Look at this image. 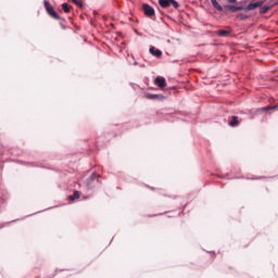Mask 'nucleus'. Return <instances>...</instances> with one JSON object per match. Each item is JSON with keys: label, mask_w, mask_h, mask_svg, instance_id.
Wrapping results in <instances>:
<instances>
[{"label": "nucleus", "mask_w": 278, "mask_h": 278, "mask_svg": "<svg viewBox=\"0 0 278 278\" xmlns=\"http://www.w3.org/2000/svg\"><path fill=\"white\" fill-rule=\"evenodd\" d=\"M159 5L161 8H170L173 5L175 10L179 9V2L176 0H159Z\"/></svg>", "instance_id": "obj_1"}, {"label": "nucleus", "mask_w": 278, "mask_h": 278, "mask_svg": "<svg viewBox=\"0 0 278 278\" xmlns=\"http://www.w3.org/2000/svg\"><path fill=\"white\" fill-rule=\"evenodd\" d=\"M45 8H46V10H47V12H48V14L52 17V18H54L55 21H60V14H58V12H55V9H53V7H51L50 4H49V1H47V0H45Z\"/></svg>", "instance_id": "obj_2"}, {"label": "nucleus", "mask_w": 278, "mask_h": 278, "mask_svg": "<svg viewBox=\"0 0 278 278\" xmlns=\"http://www.w3.org/2000/svg\"><path fill=\"white\" fill-rule=\"evenodd\" d=\"M142 10L146 16H148L149 18H151V16H155V9H153V7L149 4H143Z\"/></svg>", "instance_id": "obj_3"}, {"label": "nucleus", "mask_w": 278, "mask_h": 278, "mask_svg": "<svg viewBox=\"0 0 278 278\" xmlns=\"http://www.w3.org/2000/svg\"><path fill=\"white\" fill-rule=\"evenodd\" d=\"M154 84L159 86V88H166V78L157 76L154 79Z\"/></svg>", "instance_id": "obj_4"}, {"label": "nucleus", "mask_w": 278, "mask_h": 278, "mask_svg": "<svg viewBox=\"0 0 278 278\" xmlns=\"http://www.w3.org/2000/svg\"><path fill=\"white\" fill-rule=\"evenodd\" d=\"M262 7V1H257V2H253V3H250L248 5V8L245 9L247 12L251 11V10H255L257 8Z\"/></svg>", "instance_id": "obj_5"}, {"label": "nucleus", "mask_w": 278, "mask_h": 278, "mask_svg": "<svg viewBox=\"0 0 278 278\" xmlns=\"http://www.w3.org/2000/svg\"><path fill=\"white\" fill-rule=\"evenodd\" d=\"M225 9L229 10V12H238L240 10H244V7H236V5L227 4L225 5Z\"/></svg>", "instance_id": "obj_6"}, {"label": "nucleus", "mask_w": 278, "mask_h": 278, "mask_svg": "<svg viewBox=\"0 0 278 278\" xmlns=\"http://www.w3.org/2000/svg\"><path fill=\"white\" fill-rule=\"evenodd\" d=\"M151 55H154L155 58H160L162 55V50L155 49V47L150 48Z\"/></svg>", "instance_id": "obj_7"}, {"label": "nucleus", "mask_w": 278, "mask_h": 278, "mask_svg": "<svg viewBox=\"0 0 278 278\" xmlns=\"http://www.w3.org/2000/svg\"><path fill=\"white\" fill-rule=\"evenodd\" d=\"M211 3L213 5V8H215V10H217V12H223V7L218 4V1L211 0Z\"/></svg>", "instance_id": "obj_8"}, {"label": "nucleus", "mask_w": 278, "mask_h": 278, "mask_svg": "<svg viewBox=\"0 0 278 278\" xmlns=\"http://www.w3.org/2000/svg\"><path fill=\"white\" fill-rule=\"evenodd\" d=\"M146 97H147V99H152V100L162 99V96L153 94V93H147Z\"/></svg>", "instance_id": "obj_9"}, {"label": "nucleus", "mask_w": 278, "mask_h": 278, "mask_svg": "<svg viewBox=\"0 0 278 278\" xmlns=\"http://www.w3.org/2000/svg\"><path fill=\"white\" fill-rule=\"evenodd\" d=\"M270 110H277V106H265L257 110V112H270Z\"/></svg>", "instance_id": "obj_10"}, {"label": "nucleus", "mask_w": 278, "mask_h": 278, "mask_svg": "<svg viewBox=\"0 0 278 278\" xmlns=\"http://www.w3.org/2000/svg\"><path fill=\"white\" fill-rule=\"evenodd\" d=\"M230 127H236L238 125V116H232L231 121L229 122Z\"/></svg>", "instance_id": "obj_11"}, {"label": "nucleus", "mask_w": 278, "mask_h": 278, "mask_svg": "<svg viewBox=\"0 0 278 278\" xmlns=\"http://www.w3.org/2000/svg\"><path fill=\"white\" fill-rule=\"evenodd\" d=\"M217 36H220L222 38H226V36H229L228 30H218Z\"/></svg>", "instance_id": "obj_12"}, {"label": "nucleus", "mask_w": 278, "mask_h": 278, "mask_svg": "<svg viewBox=\"0 0 278 278\" xmlns=\"http://www.w3.org/2000/svg\"><path fill=\"white\" fill-rule=\"evenodd\" d=\"M75 199H79V191H74L73 195H70L71 201H75Z\"/></svg>", "instance_id": "obj_13"}, {"label": "nucleus", "mask_w": 278, "mask_h": 278, "mask_svg": "<svg viewBox=\"0 0 278 278\" xmlns=\"http://www.w3.org/2000/svg\"><path fill=\"white\" fill-rule=\"evenodd\" d=\"M62 9L65 12V14H68V12H71V9L68 8V3L66 2L62 4Z\"/></svg>", "instance_id": "obj_14"}, {"label": "nucleus", "mask_w": 278, "mask_h": 278, "mask_svg": "<svg viewBox=\"0 0 278 278\" xmlns=\"http://www.w3.org/2000/svg\"><path fill=\"white\" fill-rule=\"evenodd\" d=\"M238 18H241L242 21H244V18H249V16L242 14V13H239L238 14Z\"/></svg>", "instance_id": "obj_15"}, {"label": "nucleus", "mask_w": 278, "mask_h": 278, "mask_svg": "<svg viewBox=\"0 0 278 278\" xmlns=\"http://www.w3.org/2000/svg\"><path fill=\"white\" fill-rule=\"evenodd\" d=\"M73 3H75L76 5H79V8H81V1L79 0H72Z\"/></svg>", "instance_id": "obj_16"}, {"label": "nucleus", "mask_w": 278, "mask_h": 278, "mask_svg": "<svg viewBox=\"0 0 278 278\" xmlns=\"http://www.w3.org/2000/svg\"><path fill=\"white\" fill-rule=\"evenodd\" d=\"M229 3H236V0H228Z\"/></svg>", "instance_id": "obj_17"}, {"label": "nucleus", "mask_w": 278, "mask_h": 278, "mask_svg": "<svg viewBox=\"0 0 278 278\" xmlns=\"http://www.w3.org/2000/svg\"><path fill=\"white\" fill-rule=\"evenodd\" d=\"M134 66H138V62H134Z\"/></svg>", "instance_id": "obj_18"}, {"label": "nucleus", "mask_w": 278, "mask_h": 278, "mask_svg": "<svg viewBox=\"0 0 278 278\" xmlns=\"http://www.w3.org/2000/svg\"><path fill=\"white\" fill-rule=\"evenodd\" d=\"M266 10H268V8L263 9V12H266Z\"/></svg>", "instance_id": "obj_19"}, {"label": "nucleus", "mask_w": 278, "mask_h": 278, "mask_svg": "<svg viewBox=\"0 0 278 278\" xmlns=\"http://www.w3.org/2000/svg\"><path fill=\"white\" fill-rule=\"evenodd\" d=\"M94 177V175H92L91 177H90V179H92Z\"/></svg>", "instance_id": "obj_20"}]
</instances>
